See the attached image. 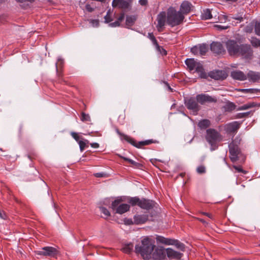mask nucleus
I'll return each instance as SVG.
<instances>
[{
  "label": "nucleus",
  "instance_id": "f257e3e1",
  "mask_svg": "<svg viewBox=\"0 0 260 260\" xmlns=\"http://www.w3.org/2000/svg\"><path fill=\"white\" fill-rule=\"evenodd\" d=\"M226 46L231 55L240 56L246 59H250L252 56V51L249 45H239L235 41L229 40L226 43Z\"/></svg>",
  "mask_w": 260,
  "mask_h": 260
},
{
  "label": "nucleus",
  "instance_id": "f03ea898",
  "mask_svg": "<svg viewBox=\"0 0 260 260\" xmlns=\"http://www.w3.org/2000/svg\"><path fill=\"white\" fill-rule=\"evenodd\" d=\"M153 243V240L151 239L145 237L142 240L140 245H137L136 246V252L140 253L144 259L150 258L154 248Z\"/></svg>",
  "mask_w": 260,
  "mask_h": 260
},
{
  "label": "nucleus",
  "instance_id": "7ed1b4c3",
  "mask_svg": "<svg viewBox=\"0 0 260 260\" xmlns=\"http://www.w3.org/2000/svg\"><path fill=\"white\" fill-rule=\"evenodd\" d=\"M184 18L180 12L177 11L173 8L168 9L167 12V23L172 27L181 24Z\"/></svg>",
  "mask_w": 260,
  "mask_h": 260
},
{
  "label": "nucleus",
  "instance_id": "20e7f679",
  "mask_svg": "<svg viewBox=\"0 0 260 260\" xmlns=\"http://www.w3.org/2000/svg\"><path fill=\"white\" fill-rule=\"evenodd\" d=\"M206 139L211 146V150H215L218 147V143L220 142L222 137L221 135L214 129H208L206 131Z\"/></svg>",
  "mask_w": 260,
  "mask_h": 260
},
{
  "label": "nucleus",
  "instance_id": "39448f33",
  "mask_svg": "<svg viewBox=\"0 0 260 260\" xmlns=\"http://www.w3.org/2000/svg\"><path fill=\"white\" fill-rule=\"evenodd\" d=\"M185 64L190 70L196 69L201 78L207 79V74L204 71L202 65L193 58H187L185 61Z\"/></svg>",
  "mask_w": 260,
  "mask_h": 260
},
{
  "label": "nucleus",
  "instance_id": "423d86ee",
  "mask_svg": "<svg viewBox=\"0 0 260 260\" xmlns=\"http://www.w3.org/2000/svg\"><path fill=\"white\" fill-rule=\"evenodd\" d=\"M240 140L236 139L231 143L229 145L230 157L232 162H235L238 159L239 155L240 154V150L238 146Z\"/></svg>",
  "mask_w": 260,
  "mask_h": 260
},
{
  "label": "nucleus",
  "instance_id": "0eeeda50",
  "mask_svg": "<svg viewBox=\"0 0 260 260\" xmlns=\"http://www.w3.org/2000/svg\"><path fill=\"white\" fill-rule=\"evenodd\" d=\"M117 134L120 136L121 140H124L128 142L130 144H132L134 146L137 148H141L145 145H148L152 143H153V141L152 140H148L146 141H141L139 143L136 142L134 139L129 137L127 135H124L120 133L118 129L116 130Z\"/></svg>",
  "mask_w": 260,
  "mask_h": 260
},
{
  "label": "nucleus",
  "instance_id": "6e6552de",
  "mask_svg": "<svg viewBox=\"0 0 260 260\" xmlns=\"http://www.w3.org/2000/svg\"><path fill=\"white\" fill-rule=\"evenodd\" d=\"M121 199L115 200L111 205L112 209L115 211L116 213L122 214L125 213L129 209V205L127 204L121 203Z\"/></svg>",
  "mask_w": 260,
  "mask_h": 260
},
{
  "label": "nucleus",
  "instance_id": "1a4fd4ad",
  "mask_svg": "<svg viewBox=\"0 0 260 260\" xmlns=\"http://www.w3.org/2000/svg\"><path fill=\"white\" fill-rule=\"evenodd\" d=\"M37 255L55 257L58 254V250L54 247L46 246L36 251Z\"/></svg>",
  "mask_w": 260,
  "mask_h": 260
},
{
  "label": "nucleus",
  "instance_id": "9d476101",
  "mask_svg": "<svg viewBox=\"0 0 260 260\" xmlns=\"http://www.w3.org/2000/svg\"><path fill=\"white\" fill-rule=\"evenodd\" d=\"M197 101L202 105L206 103H215L217 99L215 96H211L206 94H198L196 96Z\"/></svg>",
  "mask_w": 260,
  "mask_h": 260
},
{
  "label": "nucleus",
  "instance_id": "9b49d317",
  "mask_svg": "<svg viewBox=\"0 0 260 260\" xmlns=\"http://www.w3.org/2000/svg\"><path fill=\"white\" fill-rule=\"evenodd\" d=\"M208 50V47L205 44L195 46L191 48V52L194 55H204Z\"/></svg>",
  "mask_w": 260,
  "mask_h": 260
},
{
  "label": "nucleus",
  "instance_id": "f8f14e48",
  "mask_svg": "<svg viewBox=\"0 0 260 260\" xmlns=\"http://www.w3.org/2000/svg\"><path fill=\"white\" fill-rule=\"evenodd\" d=\"M208 77H210L215 80H223L227 77V74L224 71H214L210 72L207 74Z\"/></svg>",
  "mask_w": 260,
  "mask_h": 260
},
{
  "label": "nucleus",
  "instance_id": "ddd939ff",
  "mask_svg": "<svg viewBox=\"0 0 260 260\" xmlns=\"http://www.w3.org/2000/svg\"><path fill=\"white\" fill-rule=\"evenodd\" d=\"M130 3L131 1L128 2L125 0H113L112 5L113 7L125 9L129 8Z\"/></svg>",
  "mask_w": 260,
  "mask_h": 260
},
{
  "label": "nucleus",
  "instance_id": "4468645a",
  "mask_svg": "<svg viewBox=\"0 0 260 260\" xmlns=\"http://www.w3.org/2000/svg\"><path fill=\"white\" fill-rule=\"evenodd\" d=\"M231 76L235 80L244 81L247 79V75L239 70H235L231 73Z\"/></svg>",
  "mask_w": 260,
  "mask_h": 260
},
{
  "label": "nucleus",
  "instance_id": "2eb2a0df",
  "mask_svg": "<svg viewBox=\"0 0 260 260\" xmlns=\"http://www.w3.org/2000/svg\"><path fill=\"white\" fill-rule=\"evenodd\" d=\"M157 27L158 31H160V29H161L165 25L166 21V15L165 12H162L157 15Z\"/></svg>",
  "mask_w": 260,
  "mask_h": 260
},
{
  "label": "nucleus",
  "instance_id": "dca6fc26",
  "mask_svg": "<svg viewBox=\"0 0 260 260\" xmlns=\"http://www.w3.org/2000/svg\"><path fill=\"white\" fill-rule=\"evenodd\" d=\"M192 5L188 1H184L180 6V12L182 15L188 14L191 10Z\"/></svg>",
  "mask_w": 260,
  "mask_h": 260
},
{
  "label": "nucleus",
  "instance_id": "f3484780",
  "mask_svg": "<svg viewBox=\"0 0 260 260\" xmlns=\"http://www.w3.org/2000/svg\"><path fill=\"white\" fill-rule=\"evenodd\" d=\"M166 255V249H157L153 253V257L156 260H161L164 259Z\"/></svg>",
  "mask_w": 260,
  "mask_h": 260
},
{
  "label": "nucleus",
  "instance_id": "a211bd4d",
  "mask_svg": "<svg viewBox=\"0 0 260 260\" xmlns=\"http://www.w3.org/2000/svg\"><path fill=\"white\" fill-rule=\"evenodd\" d=\"M240 127V123L237 121H234L227 124L225 126V129L228 133H234Z\"/></svg>",
  "mask_w": 260,
  "mask_h": 260
},
{
  "label": "nucleus",
  "instance_id": "6ab92c4d",
  "mask_svg": "<svg viewBox=\"0 0 260 260\" xmlns=\"http://www.w3.org/2000/svg\"><path fill=\"white\" fill-rule=\"evenodd\" d=\"M166 254L167 256L171 259L180 258L183 255L182 253L176 251L170 248L166 249Z\"/></svg>",
  "mask_w": 260,
  "mask_h": 260
},
{
  "label": "nucleus",
  "instance_id": "aec40b11",
  "mask_svg": "<svg viewBox=\"0 0 260 260\" xmlns=\"http://www.w3.org/2000/svg\"><path fill=\"white\" fill-rule=\"evenodd\" d=\"M153 202L151 200L142 199L140 200L139 206L144 209H150L153 207Z\"/></svg>",
  "mask_w": 260,
  "mask_h": 260
},
{
  "label": "nucleus",
  "instance_id": "412c9836",
  "mask_svg": "<svg viewBox=\"0 0 260 260\" xmlns=\"http://www.w3.org/2000/svg\"><path fill=\"white\" fill-rule=\"evenodd\" d=\"M185 105L188 109L193 111H197L199 110V106L197 101L193 99H190L185 101Z\"/></svg>",
  "mask_w": 260,
  "mask_h": 260
},
{
  "label": "nucleus",
  "instance_id": "4be33fe9",
  "mask_svg": "<svg viewBox=\"0 0 260 260\" xmlns=\"http://www.w3.org/2000/svg\"><path fill=\"white\" fill-rule=\"evenodd\" d=\"M148 219L147 215H136L134 217V223L136 224H141L145 223Z\"/></svg>",
  "mask_w": 260,
  "mask_h": 260
},
{
  "label": "nucleus",
  "instance_id": "5701e85b",
  "mask_svg": "<svg viewBox=\"0 0 260 260\" xmlns=\"http://www.w3.org/2000/svg\"><path fill=\"white\" fill-rule=\"evenodd\" d=\"M210 48L213 52L219 54L223 51L222 44L219 42H213L210 45Z\"/></svg>",
  "mask_w": 260,
  "mask_h": 260
},
{
  "label": "nucleus",
  "instance_id": "b1692460",
  "mask_svg": "<svg viewBox=\"0 0 260 260\" xmlns=\"http://www.w3.org/2000/svg\"><path fill=\"white\" fill-rule=\"evenodd\" d=\"M247 75L250 81L256 82L260 80V74L252 71H250Z\"/></svg>",
  "mask_w": 260,
  "mask_h": 260
},
{
  "label": "nucleus",
  "instance_id": "393cba45",
  "mask_svg": "<svg viewBox=\"0 0 260 260\" xmlns=\"http://www.w3.org/2000/svg\"><path fill=\"white\" fill-rule=\"evenodd\" d=\"M156 241L159 243L168 245L174 244L173 242L172 241V239L166 238L162 236L157 237Z\"/></svg>",
  "mask_w": 260,
  "mask_h": 260
},
{
  "label": "nucleus",
  "instance_id": "a878e982",
  "mask_svg": "<svg viewBox=\"0 0 260 260\" xmlns=\"http://www.w3.org/2000/svg\"><path fill=\"white\" fill-rule=\"evenodd\" d=\"M134 245L132 243L124 244L121 249V250L125 253H129L133 250Z\"/></svg>",
  "mask_w": 260,
  "mask_h": 260
},
{
  "label": "nucleus",
  "instance_id": "bb28decb",
  "mask_svg": "<svg viewBox=\"0 0 260 260\" xmlns=\"http://www.w3.org/2000/svg\"><path fill=\"white\" fill-rule=\"evenodd\" d=\"M201 17L202 19L207 20L212 17L211 11L209 9H206L202 13Z\"/></svg>",
  "mask_w": 260,
  "mask_h": 260
},
{
  "label": "nucleus",
  "instance_id": "cd10ccee",
  "mask_svg": "<svg viewBox=\"0 0 260 260\" xmlns=\"http://www.w3.org/2000/svg\"><path fill=\"white\" fill-rule=\"evenodd\" d=\"M210 124V122L209 120L204 119L199 122L198 126L201 128H206L209 126Z\"/></svg>",
  "mask_w": 260,
  "mask_h": 260
},
{
  "label": "nucleus",
  "instance_id": "c85d7f7f",
  "mask_svg": "<svg viewBox=\"0 0 260 260\" xmlns=\"http://www.w3.org/2000/svg\"><path fill=\"white\" fill-rule=\"evenodd\" d=\"M89 141L87 140H81V141H79V145L80 146V149L81 151H83L85 147L87 146V144H88Z\"/></svg>",
  "mask_w": 260,
  "mask_h": 260
},
{
  "label": "nucleus",
  "instance_id": "c756f323",
  "mask_svg": "<svg viewBox=\"0 0 260 260\" xmlns=\"http://www.w3.org/2000/svg\"><path fill=\"white\" fill-rule=\"evenodd\" d=\"M255 104L253 103H250L244 105L238 108V110H245L253 107L255 106Z\"/></svg>",
  "mask_w": 260,
  "mask_h": 260
},
{
  "label": "nucleus",
  "instance_id": "7c9ffc66",
  "mask_svg": "<svg viewBox=\"0 0 260 260\" xmlns=\"http://www.w3.org/2000/svg\"><path fill=\"white\" fill-rule=\"evenodd\" d=\"M148 38L152 41L153 45L156 46V47H157L158 48H159V46L157 43V40H156L155 38L154 37V36L152 33L148 34Z\"/></svg>",
  "mask_w": 260,
  "mask_h": 260
},
{
  "label": "nucleus",
  "instance_id": "2f4dec72",
  "mask_svg": "<svg viewBox=\"0 0 260 260\" xmlns=\"http://www.w3.org/2000/svg\"><path fill=\"white\" fill-rule=\"evenodd\" d=\"M140 199L138 197L131 198L129 200V203L132 205L135 206L136 205H139Z\"/></svg>",
  "mask_w": 260,
  "mask_h": 260
},
{
  "label": "nucleus",
  "instance_id": "473e14b6",
  "mask_svg": "<svg viewBox=\"0 0 260 260\" xmlns=\"http://www.w3.org/2000/svg\"><path fill=\"white\" fill-rule=\"evenodd\" d=\"M172 241L174 243V244H173L172 245H175L178 248L180 249L182 251L184 250L185 247L183 244L180 243L177 240L172 239Z\"/></svg>",
  "mask_w": 260,
  "mask_h": 260
},
{
  "label": "nucleus",
  "instance_id": "72a5a7b5",
  "mask_svg": "<svg viewBox=\"0 0 260 260\" xmlns=\"http://www.w3.org/2000/svg\"><path fill=\"white\" fill-rule=\"evenodd\" d=\"M136 19L134 16H128L126 18V24L128 25H132L135 22Z\"/></svg>",
  "mask_w": 260,
  "mask_h": 260
},
{
  "label": "nucleus",
  "instance_id": "f704fd0d",
  "mask_svg": "<svg viewBox=\"0 0 260 260\" xmlns=\"http://www.w3.org/2000/svg\"><path fill=\"white\" fill-rule=\"evenodd\" d=\"M238 91L244 92V93H255L257 89H253V88H249V89H238Z\"/></svg>",
  "mask_w": 260,
  "mask_h": 260
},
{
  "label": "nucleus",
  "instance_id": "c9c22d12",
  "mask_svg": "<svg viewBox=\"0 0 260 260\" xmlns=\"http://www.w3.org/2000/svg\"><path fill=\"white\" fill-rule=\"evenodd\" d=\"M122 159L124 160L127 161L128 162H129L131 164L133 165V166L135 167H138L139 165V164L135 161L134 160L129 159L128 158L124 157V156H120Z\"/></svg>",
  "mask_w": 260,
  "mask_h": 260
},
{
  "label": "nucleus",
  "instance_id": "e433bc0d",
  "mask_svg": "<svg viewBox=\"0 0 260 260\" xmlns=\"http://www.w3.org/2000/svg\"><path fill=\"white\" fill-rule=\"evenodd\" d=\"M110 15H111V12H110V11L109 10L107 12V14H106V15L104 17L105 22V23H109V22H111L112 20V19L111 18V16Z\"/></svg>",
  "mask_w": 260,
  "mask_h": 260
},
{
  "label": "nucleus",
  "instance_id": "4c0bfd02",
  "mask_svg": "<svg viewBox=\"0 0 260 260\" xmlns=\"http://www.w3.org/2000/svg\"><path fill=\"white\" fill-rule=\"evenodd\" d=\"M251 43L254 47L260 46V40L256 38H252L251 40Z\"/></svg>",
  "mask_w": 260,
  "mask_h": 260
},
{
  "label": "nucleus",
  "instance_id": "58836bf2",
  "mask_svg": "<svg viewBox=\"0 0 260 260\" xmlns=\"http://www.w3.org/2000/svg\"><path fill=\"white\" fill-rule=\"evenodd\" d=\"M100 210L102 213H103L105 216L107 217L110 215L109 211L105 207H100Z\"/></svg>",
  "mask_w": 260,
  "mask_h": 260
},
{
  "label": "nucleus",
  "instance_id": "ea45409f",
  "mask_svg": "<svg viewBox=\"0 0 260 260\" xmlns=\"http://www.w3.org/2000/svg\"><path fill=\"white\" fill-rule=\"evenodd\" d=\"M81 120L83 121H90V118L88 114H86L84 113H82Z\"/></svg>",
  "mask_w": 260,
  "mask_h": 260
},
{
  "label": "nucleus",
  "instance_id": "a19ab883",
  "mask_svg": "<svg viewBox=\"0 0 260 260\" xmlns=\"http://www.w3.org/2000/svg\"><path fill=\"white\" fill-rule=\"evenodd\" d=\"M229 21H231L233 19L237 20L239 22H241L243 20V17L242 16H230L228 18Z\"/></svg>",
  "mask_w": 260,
  "mask_h": 260
},
{
  "label": "nucleus",
  "instance_id": "79ce46f5",
  "mask_svg": "<svg viewBox=\"0 0 260 260\" xmlns=\"http://www.w3.org/2000/svg\"><path fill=\"white\" fill-rule=\"evenodd\" d=\"M197 171L199 174L205 173L206 172V168L204 166H200L197 168Z\"/></svg>",
  "mask_w": 260,
  "mask_h": 260
},
{
  "label": "nucleus",
  "instance_id": "37998d69",
  "mask_svg": "<svg viewBox=\"0 0 260 260\" xmlns=\"http://www.w3.org/2000/svg\"><path fill=\"white\" fill-rule=\"evenodd\" d=\"M71 136L72 137L78 142L79 143V141H81L80 138L78 134L75 132H72L71 133Z\"/></svg>",
  "mask_w": 260,
  "mask_h": 260
},
{
  "label": "nucleus",
  "instance_id": "c03bdc74",
  "mask_svg": "<svg viewBox=\"0 0 260 260\" xmlns=\"http://www.w3.org/2000/svg\"><path fill=\"white\" fill-rule=\"evenodd\" d=\"M255 31L257 35L260 36V22H256L255 23Z\"/></svg>",
  "mask_w": 260,
  "mask_h": 260
},
{
  "label": "nucleus",
  "instance_id": "a18cd8bd",
  "mask_svg": "<svg viewBox=\"0 0 260 260\" xmlns=\"http://www.w3.org/2000/svg\"><path fill=\"white\" fill-rule=\"evenodd\" d=\"M90 23L93 27H98L99 25V21L96 19L91 20Z\"/></svg>",
  "mask_w": 260,
  "mask_h": 260
},
{
  "label": "nucleus",
  "instance_id": "49530a36",
  "mask_svg": "<svg viewBox=\"0 0 260 260\" xmlns=\"http://www.w3.org/2000/svg\"><path fill=\"white\" fill-rule=\"evenodd\" d=\"M214 27H215L216 28H217L218 30L226 29H227L229 27L228 26H223V25H215L214 26Z\"/></svg>",
  "mask_w": 260,
  "mask_h": 260
},
{
  "label": "nucleus",
  "instance_id": "de8ad7c7",
  "mask_svg": "<svg viewBox=\"0 0 260 260\" xmlns=\"http://www.w3.org/2000/svg\"><path fill=\"white\" fill-rule=\"evenodd\" d=\"M94 175L96 177H105L107 176L106 173L103 172L95 173Z\"/></svg>",
  "mask_w": 260,
  "mask_h": 260
},
{
  "label": "nucleus",
  "instance_id": "09e8293b",
  "mask_svg": "<svg viewBox=\"0 0 260 260\" xmlns=\"http://www.w3.org/2000/svg\"><path fill=\"white\" fill-rule=\"evenodd\" d=\"M120 25V23L119 22V21H116L114 22L111 23L109 24V26L111 27H117L119 26Z\"/></svg>",
  "mask_w": 260,
  "mask_h": 260
},
{
  "label": "nucleus",
  "instance_id": "8fccbe9b",
  "mask_svg": "<svg viewBox=\"0 0 260 260\" xmlns=\"http://www.w3.org/2000/svg\"><path fill=\"white\" fill-rule=\"evenodd\" d=\"M228 109L230 110H234L235 108V105L233 103H230L228 105Z\"/></svg>",
  "mask_w": 260,
  "mask_h": 260
},
{
  "label": "nucleus",
  "instance_id": "3c124183",
  "mask_svg": "<svg viewBox=\"0 0 260 260\" xmlns=\"http://www.w3.org/2000/svg\"><path fill=\"white\" fill-rule=\"evenodd\" d=\"M124 18V14H121L120 16L118 18L117 21H119V22L120 23Z\"/></svg>",
  "mask_w": 260,
  "mask_h": 260
},
{
  "label": "nucleus",
  "instance_id": "603ef678",
  "mask_svg": "<svg viewBox=\"0 0 260 260\" xmlns=\"http://www.w3.org/2000/svg\"><path fill=\"white\" fill-rule=\"evenodd\" d=\"M90 146L94 148H98L99 147V144L97 143H92L90 144Z\"/></svg>",
  "mask_w": 260,
  "mask_h": 260
},
{
  "label": "nucleus",
  "instance_id": "864d4df0",
  "mask_svg": "<svg viewBox=\"0 0 260 260\" xmlns=\"http://www.w3.org/2000/svg\"><path fill=\"white\" fill-rule=\"evenodd\" d=\"M234 168L239 172H243L244 173H246V172L243 171L242 169L240 167L234 166Z\"/></svg>",
  "mask_w": 260,
  "mask_h": 260
},
{
  "label": "nucleus",
  "instance_id": "5fc2aeb1",
  "mask_svg": "<svg viewBox=\"0 0 260 260\" xmlns=\"http://www.w3.org/2000/svg\"><path fill=\"white\" fill-rule=\"evenodd\" d=\"M147 3V0H139V3L142 6H145Z\"/></svg>",
  "mask_w": 260,
  "mask_h": 260
},
{
  "label": "nucleus",
  "instance_id": "6e6d98bb",
  "mask_svg": "<svg viewBox=\"0 0 260 260\" xmlns=\"http://www.w3.org/2000/svg\"><path fill=\"white\" fill-rule=\"evenodd\" d=\"M125 223L126 224H132L134 223L132 219H126L125 221Z\"/></svg>",
  "mask_w": 260,
  "mask_h": 260
},
{
  "label": "nucleus",
  "instance_id": "4d7b16f0",
  "mask_svg": "<svg viewBox=\"0 0 260 260\" xmlns=\"http://www.w3.org/2000/svg\"><path fill=\"white\" fill-rule=\"evenodd\" d=\"M203 214H204L205 215L208 216L209 218H210L211 219L212 218V215L211 214H210V213L204 212Z\"/></svg>",
  "mask_w": 260,
  "mask_h": 260
},
{
  "label": "nucleus",
  "instance_id": "13d9d810",
  "mask_svg": "<svg viewBox=\"0 0 260 260\" xmlns=\"http://www.w3.org/2000/svg\"><path fill=\"white\" fill-rule=\"evenodd\" d=\"M86 9L89 11V12H91L92 11V9L91 8H90V6L89 5H86Z\"/></svg>",
  "mask_w": 260,
  "mask_h": 260
},
{
  "label": "nucleus",
  "instance_id": "bf43d9fd",
  "mask_svg": "<svg viewBox=\"0 0 260 260\" xmlns=\"http://www.w3.org/2000/svg\"><path fill=\"white\" fill-rule=\"evenodd\" d=\"M231 260H242V259H239V258H233V259H232Z\"/></svg>",
  "mask_w": 260,
  "mask_h": 260
},
{
  "label": "nucleus",
  "instance_id": "052dcab7",
  "mask_svg": "<svg viewBox=\"0 0 260 260\" xmlns=\"http://www.w3.org/2000/svg\"><path fill=\"white\" fill-rule=\"evenodd\" d=\"M201 221L202 222H203V223H204V222H205V221H204V220H203V219L201 220Z\"/></svg>",
  "mask_w": 260,
  "mask_h": 260
},
{
  "label": "nucleus",
  "instance_id": "680f3d73",
  "mask_svg": "<svg viewBox=\"0 0 260 260\" xmlns=\"http://www.w3.org/2000/svg\"><path fill=\"white\" fill-rule=\"evenodd\" d=\"M59 61L62 62V60H60V59H58V62H59Z\"/></svg>",
  "mask_w": 260,
  "mask_h": 260
},
{
  "label": "nucleus",
  "instance_id": "e2e57ef3",
  "mask_svg": "<svg viewBox=\"0 0 260 260\" xmlns=\"http://www.w3.org/2000/svg\"><path fill=\"white\" fill-rule=\"evenodd\" d=\"M169 88L170 89V90H172L171 88L169 86Z\"/></svg>",
  "mask_w": 260,
  "mask_h": 260
},
{
  "label": "nucleus",
  "instance_id": "0e129e2a",
  "mask_svg": "<svg viewBox=\"0 0 260 260\" xmlns=\"http://www.w3.org/2000/svg\"><path fill=\"white\" fill-rule=\"evenodd\" d=\"M56 68L57 69V64H56Z\"/></svg>",
  "mask_w": 260,
  "mask_h": 260
}]
</instances>
